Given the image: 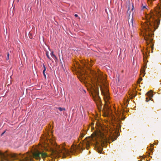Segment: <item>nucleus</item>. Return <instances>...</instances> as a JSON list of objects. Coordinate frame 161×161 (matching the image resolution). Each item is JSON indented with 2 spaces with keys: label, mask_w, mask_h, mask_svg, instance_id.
Returning a JSON list of instances; mask_svg holds the SVG:
<instances>
[{
  "label": "nucleus",
  "mask_w": 161,
  "mask_h": 161,
  "mask_svg": "<svg viewBox=\"0 0 161 161\" xmlns=\"http://www.w3.org/2000/svg\"><path fill=\"white\" fill-rule=\"evenodd\" d=\"M142 80V78H140L139 79V80H138V83H140Z\"/></svg>",
  "instance_id": "13"
},
{
  "label": "nucleus",
  "mask_w": 161,
  "mask_h": 161,
  "mask_svg": "<svg viewBox=\"0 0 161 161\" xmlns=\"http://www.w3.org/2000/svg\"><path fill=\"white\" fill-rule=\"evenodd\" d=\"M5 132V131H4L2 134L1 135L2 136L3 135Z\"/></svg>",
  "instance_id": "18"
},
{
  "label": "nucleus",
  "mask_w": 161,
  "mask_h": 161,
  "mask_svg": "<svg viewBox=\"0 0 161 161\" xmlns=\"http://www.w3.org/2000/svg\"><path fill=\"white\" fill-rule=\"evenodd\" d=\"M46 56H47V58L50 60H51V58H50V56H49V55L48 54V52H46Z\"/></svg>",
  "instance_id": "10"
},
{
  "label": "nucleus",
  "mask_w": 161,
  "mask_h": 161,
  "mask_svg": "<svg viewBox=\"0 0 161 161\" xmlns=\"http://www.w3.org/2000/svg\"><path fill=\"white\" fill-rule=\"evenodd\" d=\"M45 150V138L40 143L38 146H34L30 152L25 154L17 155L15 153L9 154L7 152L3 153L0 151V161H12L18 159L19 161H32V158L40 159L41 157L45 158V153L43 150Z\"/></svg>",
  "instance_id": "3"
},
{
  "label": "nucleus",
  "mask_w": 161,
  "mask_h": 161,
  "mask_svg": "<svg viewBox=\"0 0 161 161\" xmlns=\"http://www.w3.org/2000/svg\"><path fill=\"white\" fill-rule=\"evenodd\" d=\"M143 58H144V61H145V58H146L147 55V53H146V55H145V54H144V53H143Z\"/></svg>",
  "instance_id": "11"
},
{
  "label": "nucleus",
  "mask_w": 161,
  "mask_h": 161,
  "mask_svg": "<svg viewBox=\"0 0 161 161\" xmlns=\"http://www.w3.org/2000/svg\"><path fill=\"white\" fill-rule=\"evenodd\" d=\"M147 5H143V4L142 5V8L143 10H145L147 9Z\"/></svg>",
  "instance_id": "8"
},
{
  "label": "nucleus",
  "mask_w": 161,
  "mask_h": 161,
  "mask_svg": "<svg viewBox=\"0 0 161 161\" xmlns=\"http://www.w3.org/2000/svg\"><path fill=\"white\" fill-rule=\"evenodd\" d=\"M29 36L30 37V38L31 39L32 38L31 37V33H29Z\"/></svg>",
  "instance_id": "14"
},
{
  "label": "nucleus",
  "mask_w": 161,
  "mask_h": 161,
  "mask_svg": "<svg viewBox=\"0 0 161 161\" xmlns=\"http://www.w3.org/2000/svg\"><path fill=\"white\" fill-rule=\"evenodd\" d=\"M145 67L144 66L143 68H142L141 69V72L142 73H144L145 72Z\"/></svg>",
  "instance_id": "9"
},
{
  "label": "nucleus",
  "mask_w": 161,
  "mask_h": 161,
  "mask_svg": "<svg viewBox=\"0 0 161 161\" xmlns=\"http://www.w3.org/2000/svg\"><path fill=\"white\" fill-rule=\"evenodd\" d=\"M146 95L148 97L146 98V101L147 102L149 100H151L152 97H153V92L152 91H150L147 92L146 94Z\"/></svg>",
  "instance_id": "4"
},
{
  "label": "nucleus",
  "mask_w": 161,
  "mask_h": 161,
  "mask_svg": "<svg viewBox=\"0 0 161 161\" xmlns=\"http://www.w3.org/2000/svg\"><path fill=\"white\" fill-rule=\"evenodd\" d=\"M50 55H51V56L53 58H55V59H56L57 58V57H56L55 56V55L53 54V52H52L51 53V54H50Z\"/></svg>",
  "instance_id": "6"
},
{
  "label": "nucleus",
  "mask_w": 161,
  "mask_h": 161,
  "mask_svg": "<svg viewBox=\"0 0 161 161\" xmlns=\"http://www.w3.org/2000/svg\"><path fill=\"white\" fill-rule=\"evenodd\" d=\"M43 66L44 68V69H43V75L45 78H46V75L45 73V71L46 70V68L45 65L44 64H43Z\"/></svg>",
  "instance_id": "5"
},
{
  "label": "nucleus",
  "mask_w": 161,
  "mask_h": 161,
  "mask_svg": "<svg viewBox=\"0 0 161 161\" xmlns=\"http://www.w3.org/2000/svg\"><path fill=\"white\" fill-rule=\"evenodd\" d=\"M145 74V73H144ZM144 74L143 75V76H144Z\"/></svg>",
  "instance_id": "20"
},
{
  "label": "nucleus",
  "mask_w": 161,
  "mask_h": 161,
  "mask_svg": "<svg viewBox=\"0 0 161 161\" xmlns=\"http://www.w3.org/2000/svg\"><path fill=\"white\" fill-rule=\"evenodd\" d=\"M85 134H84L83 132H81L80 133V138L79 140H80V139H81L82 138V137H83L84 136Z\"/></svg>",
  "instance_id": "7"
},
{
  "label": "nucleus",
  "mask_w": 161,
  "mask_h": 161,
  "mask_svg": "<svg viewBox=\"0 0 161 161\" xmlns=\"http://www.w3.org/2000/svg\"><path fill=\"white\" fill-rule=\"evenodd\" d=\"M75 17H78V15L77 14H75Z\"/></svg>",
  "instance_id": "16"
},
{
  "label": "nucleus",
  "mask_w": 161,
  "mask_h": 161,
  "mask_svg": "<svg viewBox=\"0 0 161 161\" xmlns=\"http://www.w3.org/2000/svg\"><path fill=\"white\" fill-rule=\"evenodd\" d=\"M9 58V54L8 53V59Z\"/></svg>",
  "instance_id": "17"
},
{
  "label": "nucleus",
  "mask_w": 161,
  "mask_h": 161,
  "mask_svg": "<svg viewBox=\"0 0 161 161\" xmlns=\"http://www.w3.org/2000/svg\"><path fill=\"white\" fill-rule=\"evenodd\" d=\"M133 6L132 9H133V6Z\"/></svg>",
  "instance_id": "19"
},
{
  "label": "nucleus",
  "mask_w": 161,
  "mask_h": 161,
  "mask_svg": "<svg viewBox=\"0 0 161 161\" xmlns=\"http://www.w3.org/2000/svg\"><path fill=\"white\" fill-rule=\"evenodd\" d=\"M160 2V3L154 9V12L145 15L146 19H143L141 23V34L144 36L148 45L152 42L153 32L159 24V18L161 16V0Z\"/></svg>",
  "instance_id": "2"
},
{
  "label": "nucleus",
  "mask_w": 161,
  "mask_h": 161,
  "mask_svg": "<svg viewBox=\"0 0 161 161\" xmlns=\"http://www.w3.org/2000/svg\"><path fill=\"white\" fill-rule=\"evenodd\" d=\"M90 75L88 77V75H86L85 72L82 73L80 71L78 76L79 79L81 82L88 85L86 86H88V90L91 93L94 101L100 104L101 100L98 95V87L97 86V85H98L102 94L103 96L105 103L104 106L107 109L110 110V97L105 77L101 72L97 74L95 71L92 70H90Z\"/></svg>",
  "instance_id": "1"
},
{
  "label": "nucleus",
  "mask_w": 161,
  "mask_h": 161,
  "mask_svg": "<svg viewBox=\"0 0 161 161\" xmlns=\"http://www.w3.org/2000/svg\"><path fill=\"white\" fill-rule=\"evenodd\" d=\"M58 108L61 111H62L63 110H65L64 108H62L61 107H59Z\"/></svg>",
  "instance_id": "12"
},
{
  "label": "nucleus",
  "mask_w": 161,
  "mask_h": 161,
  "mask_svg": "<svg viewBox=\"0 0 161 161\" xmlns=\"http://www.w3.org/2000/svg\"><path fill=\"white\" fill-rule=\"evenodd\" d=\"M115 114L117 115V116H118L119 115L118 113V112H115Z\"/></svg>",
  "instance_id": "15"
}]
</instances>
